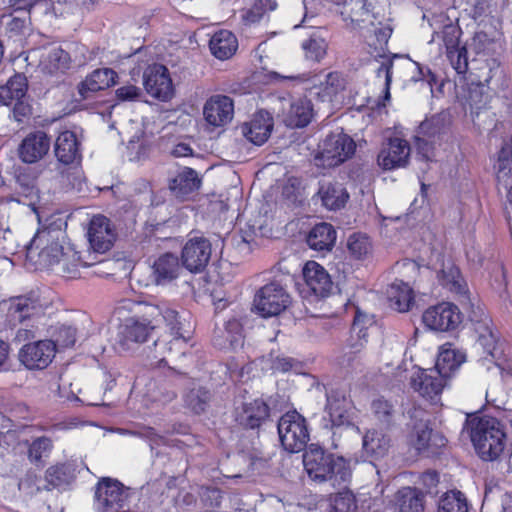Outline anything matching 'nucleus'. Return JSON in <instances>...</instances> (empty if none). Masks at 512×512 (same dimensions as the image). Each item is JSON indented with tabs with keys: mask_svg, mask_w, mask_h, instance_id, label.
I'll return each instance as SVG.
<instances>
[{
	"mask_svg": "<svg viewBox=\"0 0 512 512\" xmlns=\"http://www.w3.org/2000/svg\"><path fill=\"white\" fill-rule=\"evenodd\" d=\"M379 67L376 69V75L378 78L384 77L385 84V99L390 98V85L392 82V68H393V59L397 57L394 55L393 57L387 55H379Z\"/></svg>",
	"mask_w": 512,
	"mask_h": 512,
	"instance_id": "51",
	"label": "nucleus"
},
{
	"mask_svg": "<svg viewBox=\"0 0 512 512\" xmlns=\"http://www.w3.org/2000/svg\"><path fill=\"white\" fill-rule=\"evenodd\" d=\"M273 129V118L268 112L260 111L254 115L250 122L242 126L243 135L253 144H264Z\"/></svg>",
	"mask_w": 512,
	"mask_h": 512,
	"instance_id": "24",
	"label": "nucleus"
},
{
	"mask_svg": "<svg viewBox=\"0 0 512 512\" xmlns=\"http://www.w3.org/2000/svg\"><path fill=\"white\" fill-rule=\"evenodd\" d=\"M447 57L458 74H465L468 70L467 50L464 46L447 52Z\"/></svg>",
	"mask_w": 512,
	"mask_h": 512,
	"instance_id": "55",
	"label": "nucleus"
},
{
	"mask_svg": "<svg viewBox=\"0 0 512 512\" xmlns=\"http://www.w3.org/2000/svg\"><path fill=\"white\" fill-rule=\"evenodd\" d=\"M460 35H461V30L458 27L450 24V25L444 26V28L441 32L435 33L432 38V41L435 40V36L437 38H441L444 43V46L446 48V53H447V52H450V51L460 47L459 46Z\"/></svg>",
	"mask_w": 512,
	"mask_h": 512,
	"instance_id": "49",
	"label": "nucleus"
},
{
	"mask_svg": "<svg viewBox=\"0 0 512 512\" xmlns=\"http://www.w3.org/2000/svg\"><path fill=\"white\" fill-rule=\"evenodd\" d=\"M88 240L95 252L105 253L116 239V233L110 220L103 215L93 216L88 228Z\"/></svg>",
	"mask_w": 512,
	"mask_h": 512,
	"instance_id": "16",
	"label": "nucleus"
},
{
	"mask_svg": "<svg viewBox=\"0 0 512 512\" xmlns=\"http://www.w3.org/2000/svg\"><path fill=\"white\" fill-rule=\"evenodd\" d=\"M444 130L443 118L439 115L424 120L418 130V134L429 139H436Z\"/></svg>",
	"mask_w": 512,
	"mask_h": 512,
	"instance_id": "50",
	"label": "nucleus"
},
{
	"mask_svg": "<svg viewBox=\"0 0 512 512\" xmlns=\"http://www.w3.org/2000/svg\"><path fill=\"white\" fill-rule=\"evenodd\" d=\"M127 499L121 482L110 477L101 478L94 490V509L96 512H109L123 508Z\"/></svg>",
	"mask_w": 512,
	"mask_h": 512,
	"instance_id": "6",
	"label": "nucleus"
},
{
	"mask_svg": "<svg viewBox=\"0 0 512 512\" xmlns=\"http://www.w3.org/2000/svg\"><path fill=\"white\" fill-rule=\"evenodd\" d=\"M153 329L154 326L146 320L133 317L126 319L119 328L115 342L116 348L122 352L132 350L135 345L145 342Z\"/></svg>",
	"mask_w": 512,
	"mask_h": 512,
	"instance_id": "13",
	"label": "nucleus"
},
{
	"mask_svg": "<svg viewBox=\"0 0 512 512\" xmlns=\"http://www.w3.org/2000/svg\"><path fill=\"white\" fill-rule=\"evenodd\" d=\"M447 378L440 374L438 370L417 369L410 377V385L412 389L421 397L432 403H438Z\"/></svg>",
	"mask_w": 512,
	"mask_h": 512,
	"instance_id": "10",
	"label": "nucleus"
},
{
	"mask_svg": "<svg viewBox=\"0 0 512 512\" xmlns=\"http://www.w3.org/2000/svg\"><path fill=\"white\" fill-rule=\"evenodd\" d=\"M347 247L353 257L363 259L371 252L372 246L366 235L355 233L348 238Z\"/></svg>",
	"mask_w": 512,
	"mask_h": 512,
	"instance_id": "48",
	"label": "nucleus"
},
{
	"mask_svg": "<svg viewBox=\"0 0 512 512\" xmlns=\"http://www.w3.org/2000/svg\"><path fill=\"white\" fill-rule=\"evenodd\" d=\"M336 241V231L329 223L315 225L308 234L307 244L316 251H330Z\"/></svg>",
	"mask_w": 512,
	"mask_h": 512,
	"instance_id": "32",
	"label": "nucleus"
},
{
	"mask_svg": "<svg viewBox=\"0 0 512 512\" xmlns=\"http://www.w3.org/2000/svg\"><path fill=\"white\" fill-rule=\"evenodd\" d=\"M303 277L309 289L316 296L325 297L332 289L327 271L315 261H308L303 268Z\"/></svg>",
	"mask_w": 512,
	"mask_h": 512,
	"instance_id": "25",
	"label": "nucleus"
},
{
	"mask_svg": "<svg viewBox=\"0 0 512 512\" xmlns=\"http://www.w3.org/2000/svg\"><path fill=\"white\" fill-rule=\"evenodd\" d=\"M399 512H424V494L411 487L402 488L397 493Z\"/></svg>",
	"mask_w": 512,
	"mask_h": 512,
	"instance_id": "37",
	"label": "nucleus"
},
{
	"mask_svg": "<svg viewBox=\"0 0 512 512\" xmlns=\"http://www.w3.org/2000/svg\"><path fill=\"white\" fill-rule=\"evenodd\" d=\"M348 6H350L349 15L352 21L360 22L364 21V16L368 14L366 0H350Z\"/></svg>",
	"mask_w": 512,
	"mask_h": 512,
	"instance_id": "63",
	"label": "nucleus"
},
{
	"mask_svg": "<svg viewBox=\"0 0 512 512\" xmlns=\"http://www.w3.org/2000/svg\"><path fill=\"white\" fill-rule=\"evenodd\" d=\"M49 62L55 69H66L69 64V55L61 48H53L48 55Z\"/></svg>",
	"mask_w": 512,
	"mask_h": 512,
	"instance_id": "61",
	"label": "nucleus"
},
{
	"mask_svg": "<svg viewBox=\"0 0 512 512\" xmlns=\"http://www.w3.org/2000/svg\"><path fill=\"white\" fill-rule=\"evenodd\" d=\"M28 80L22 73H15L5 84L0 85V104L9 106L26 96Z\"/></svg>",
	"mask_w": 512,
	"mask_h": 512,
	"instance_id": "31",
	"label": "nucleus"
},
{
	"mask_svg": "<svg viewBox=\"0 0 512 512\" xmlns=\"http://www.w3.org/2000/svg\"><path fill=\"white\" fill-rule=\"evenodd\" d=\"M356 509L355 497L350 491L338 493L332 501L333 512H355Z\"/></svg>",
	"mask_w": 512,
	"mask_h": 512,
	"instance_id": "53",
	"label": "nucleus"
},
{
	"mask_svg": "<svg viewBox=\"0 0 512 512\" xmlns=\"http://www.w3.org/2000/svg\"><path fill=\"white\" fill-rule=\"evenodd\" d=\"M409 441L419 454L425 456L437 454L447 442L442 434L434 432L428 422L422 418L413 423Z\"/></svg>",
	"mask_w": 512,
	"mask_h": 512,
	"instance_id": "11",
	"label": "nucleus"
},
{
	"mask_svg": "<svg viewBox=\"0 0 512 512\" xmlns=\"http://www.w3.org/2000/svg\"><path fill=\"white\" fill-rule=\"evenodd\" d=\"M354 140L343 132L329 134L323 141L320 151L315 157L316 165L322 167H336L355 153Z\"/></svg>",
	"mask_w": 512,
	"mask_h": 512,
	"instance_id": "5",
	"label": "nucleus"
},
{
	"mask_svg": "<svg viewBox=\"0 0 512 512\" xmlns=\"http://www.w3.org/2000/svg\"><path fill=\"white\" fill-rule=\"evenodd\" d=\"M372 409L378 420L384 423H389L390 417L393 413V406L385 399H376L372 403Z\"/></svg>",
	"mask_w": 512,
	"mask_h": 512,
	"instance_id": "59",
	"label": "nucleus"
},
{
	"mask_svg": "<svg viewBox=\"0 0 512 512\" xmlns=\"http://www.w3.org/2000/svg\"><path fill=\"white\" fill-rule=\"evenodd\" d=\"M201 179L197 172L189 167L178 171L176 176L170 180L169 188L178 198H186L199 190Z\"/></svg>",
	"mask_w": 512,
	"mask_h": 512,
	"instance_id": "28",
	"label": "nucleus"
},
{
	"mask_svg": "<svg viewBox=\"0 0 512 512\" xmlns=\"http://www.w3.org/2000/svg\"><path fill=\"white\" fill-rule=\"evenodd\" d=\"M57 342L62 347H71L76 342V329L71 326H62L57 332Z\"/></svg>",
	"mask_w": 512,
	"mask_h": 512,
	"instance_id": "62",
	"label": "nucleus"
},
{
	"mask_svg": "<svg viewBox=\"0 0 512 512\" xmlns=\"http://www.w3.org/2000/svg\"><path fill=\"white\" fill-rule=\"evenodd\" d=\"M435 139H429L419 134L415 137L416 157L417 159L427 163L434 160V146Z\"/></svg>",
	"mask_w": 512,
	"mask_h": 512,
	"instance_id": "52",
	"label": "nucleus"
},
{
	"mask_svg": "<svg viewBox=\"0 0 512 512\" xmlns=\"http://www.w3.org/2000/svg\"><path fill=\"white\" fill-rule=\"evenodd\" d=\"M318 195L323 206L330 210H338L344 207L349 194L342 184L333 181H321Z\"/></svg>",
	"mask_w": 512,
	"mask_h": 512,
	"instance_id": "30",
	"label": "nucleus"
},
{
	"mask_svg": "<svg viewBox=\"0 0 512 512\" xmlns=\"http://www.w3.org/2000/svg\"><path fill=\"white\" fill-rule=\"evenodd\" d=\"M438 512H468L465 495L458 490L446 492L439 500Z\"/></svg>",
	"mask_w": 512,
	"mask_h": 512,
	"instance_id": "44",
	"label": "nucleus"
},
{
	"mask_svg": "<svg viewBox=\"0 0 512 512\" xmlns=\"http://www.w3.org/2000/svg\"><path fill=\"white\" fill-rule=\"evenodd\" d=\"M422 322L433 331H450L461 323V312L453 303L442 302L427 308L423 312Z\"/></svg>",
	"mask_w": 512,
	"mask_h": 512,
	"instance_id": "9",
	"label": "nucleus"
},
{
	"mask_svg": "<svg viewBox=\"0 0 512 512\" xmlns=\"http://www.w3.org/2000/svg\"><path fill=\"white\" fill-rule=\"evenodd\" d=\"M64 248L50 231H40L27 246V259L37 267L55 269L59 266Z\"/></svg>",
	"mask_w": 512,
	"mask_h": 512,
	"instance_id": "3",
	"label": "nucleus"
},
{
	"mask_svg": "<svg viewBox=\"0 0 512 512\" xmlns=\"http://www.w3.org/2000/svg\"><path fill=\"white\" fill-rule=\"evenodd\" d=\"M203 114L205 120L210 125L216 127L223 126L233 118V101L230 97L225 95L211 96L204 105Z\"/></svg>",
	"mask_w": 512,
	"mask_h": 512,
	"instance_id": "20",
	"label": "nucleus"
},
{
	"mask_svg": "<svg viewBox=\"0 0 512 512\" xmlns=\"http://www.w3.org/2000/svg\"><path fill=\"white\" fill-rule=\"evenodd\" d=\"M40 320L31 321L30 330L17 329L14 340L17 343L33 342L40 335Z\"/></svg>",
	"mask_w": 512,
	"mask_h": 512,
	"instance_id": "60",
	"label": "nucleus"
},
{
	"mask_svg": "<svg viewBox=\"0 0 512 512\" xmlns=\"http://www.w3.org/2000/svg\"><path fill=\"white\" fill-rule=\"evenodd\" d=\"M211 53L220 60L230 58L238 48L235 35L228 30L216 32L209 42Z\"/></svg>",
	"mask_w": 512,
	"mask_h": 512,
	"instance_id": "34",
	"label": "nucleus"
},
{
	"mask_svg": "<svg viewBox=\"0 0 512 512\" xmlns=\"http://www.w3.org/2000/svg\"><path fill=\"white\" fill-rule=\"evenodd\" d=\"M313 116V106L310 100L303 98L294 101L289 111L290 125L295 127L307 126Z\"/></svg>",
	"mask_w": 512,
	"mask_h": 512,
	"instance_id": "40",
	"label": "nucleus"
},
{
	"mask_svg": "<svg viewBox=\"0 0 512 512\" xmlns=\"http://www.w3.org/2000/svg\"><path fill=\"white\" fill-rule=\"evenodd\" d=\"M56 352L54 341L37 340L24 344L18 352V358L20 363L29 370H43L52 363Z\"/></svg>",
	"mask_w": 512,
	"mask_h": 512,
	"instance_id": "8",
	"label": "nucleus"
},
{
	"mask_svg": "<svg viewBox=\"0 0 512 512\" xmlns=\"http://www.w3.org/2000/svg\"><path fill=\"white\" fill-rule=\"evenodd\" d=\"M290 303V297L277 282H271L261 287L255 297L254 306L263 317L279 315Z\"/></svg>",
	"mask_w": 512,
	"mask_h": 512,
	"instance_id": "7",
	"label": "nucleus"
},
{
	"mask_svg": "<svg viewBox=\"0 0 512 512\" xmlns=\"http://www.w3.org/2000/svg\"><path fill=\"white\" fill-rule=\"evenodd\" d=\"M140 88L134 86V85H125L122 87H119L116 90L117 98L122 101H131L138 98L140 95Z\"/></svg>",
	"mask_w": 512,
	"mask_h": 512,
	"instance_id": "64",
	"label": "nucleus"
},
{
	"mask_svg": "<svg viewBox=\"0 0 512 512\" xmlns=\"http://www.w3.org/2000/svg\"><path fill=\"white\" fill-rule=\"evenodd\" d=\"M116 77L117 74L112 69H96L79 84V94L82 98L87 99L91 93L106 89L115 84Z\"/></svg>",
	"mask_w": 512,
	"mask_h": 512,
	"instance_id": "27",
	"label": "nucleus"
},
{
	"mask_svg": "<svg viewBox=\"0 0 512 512\" xmlns=\"http://www.w3.org/2000/svg\"><path fill=\"white\" fill-rule=\"evenodd\" d=\"M270 408L262 399L242 403L236 410V421L244 428L257 429L269 418Z\"/></svg>",
	"mask_w": 512,
	"mask_h": 512,
	"instance_id": "21",
	"label": "nucleus"
},
{
	"mask_svg": "<svg viewBox=\"0 0 512 512\" xmlns=\"http://www.w3.org/2000/svg\"><path fill=\"white\" fill-rule=\"evenodd\" d=\"M13 104L14 107L12 109V117L15 121L21 123L26 119H29L32 114V106L26 96L22 99L14 101Z\"/></svg>",
	"mask_w": 512,
	"mask_h": 512,
	"instance_id": "58",
	"label": "nucleus"
},
{
	"mask_svg": "<svg viewBox=\"0 0 512 512\" xmlns=\"http://www.w3.org/2000/svg\"><path fill=\"white\" fill-rule=\"evenodd\" d=\"M211 243L203 237L189 239L182 248V265L190 272H201L211 258Z\"/></svg>",
	"mask_w": 512,
	"mask_h": 512,
	"instance_id": "14",
	"label": "nucleus"
},
{
	"mask_svg": "<svg viewBox=\"0 0 512 512\" xmlns=\"http://www.w3.org/2000/svg\"><path fill=\"white\" fill-rule=\"evenodd\" d=\"M53 448V442L46 436L35 438L28 444V460L37 467L44 466V458L48 457Z\"/></svg>",
	"mask_w": 512,
	"mask_h": 512,
	"instance_id": "42",
	"label": "nucleus"
},
{
	"mask_svg": "<svg viewBox=\"0 0 512 512\" xmlns=\"http://www.w3.org/2000/svg\"><path fill=\"white\" fill-rule=\"evenodd\" d=\"M183 267L177 255L167 252L154 261L152 277L157 285H166L180 276Z\"/></svg>",
	"mask_w": 512,
	"mask_h": 512,
	"instance_id": "22",
	"label": "nucleus"
},
{
	"mask_svg": "<svg viewBox=\"0 0 512 512\" xmlns=\"http://www.w3.org/2000/svg\"><path fill=\"white\" fill-rule=\"evenodd\" d=\"M495 167L497 169V178L499 180L502 177L507 176L512 171V148L510 146L505 145L502 147Z\"/></svg>",
	"mask_w": 512,
	"mask_h": 512,
	"instance_id": "56",
	"label": "nucleus"
},
{
	"mask_svg": "<svg viewBox=\"0 0 512 512\" xmlns=\"http://www.w3.org/2000/svg\"><path fill=\"white\" fill-rule=\"evenodd\" d=\"M243 339V324L240 319L232 317L225 322L223 329L215 333L213 343L219 349L235 350L242 346Z\"/></svg>",
	"mask_w": 512,
	"mask_h": 512,
	"instance_id": "26",
	"label": "nucleus"
},
{
	"mask_svg": "<svg viewBox=\"0 0 512 512\" xmlns=\"http://www.w3.org/2000/svg\"><path fill=\"white\" fill-rule=\"evenodd\" d=\"M326 95L332 96L344 89L345 81L339 72H329L324 81H320Z\"/></svg>",
	"mask_w": 512,
	"mask_h": 512,
	"instance_id": "54",
	"label": "nucleus"
},
{
	"mask_svg": "<svg viewBox=\"0 0 512 512\" xmlns=\"http://www.w3.org/2000/svg\"><path fill=\"white\" fill-rule=\"evenodd\" d=\"M365 320L366 316L359 312L356 313L350 337L344 349L343 361L350 363L365 349L368 342V332L367 327L365 326ZM367 322L370 323L371 320L367 319Z\"/></svg>",
	"mask_w": 512,
	"mask_h": 512,
	"instance_id": "23",
	"label": "nucleus"
},
{
	"mask_svg": "<svg viewBox=\"0 0 512 512\" xmlns=\"http://www.w3.org/2000/svg\"><path fill=\"white\" fill-rule=\"evenodd\" d=\"M303 464L311 480L328 482L333 488H347L352 478L350 461L325 451L317 444L308 446L303 454Z\"/></svg>",
	"mask_w": 512,
	"mask_h": 512,
	"instance_id": "1",
	"label": "nucleus"
},
{
	"mask_svg": "<svg viewBox=\"0 0 512 512\" xmlns=\"http://www.w3.org/2000/svg\"><path fill=\"white\" fill-rule=\"evenodd\" d=\"M390 439L376 430H369L363 436V451L370 457H383L389 450Z\"/></svg>",
	"mask_w": 512,
	"mask_h": 512,
	"instance_id": "36",
	"label": "nucleus"
},
{
	"mask_svg": "<svg viewBox=\"0 0 512 512\" xmlns=\"http://www.w3.org/2000/svg\"><path fill=\"white\" fill-rule=\"evenodd\" d=\"M466 430L479 457L484 461L496 460L504 451L506 433L503 424L491 416H471L465 421Z\"/></svg>",
	"mask_w": 512,
	"mask_h": 512,
	"instance_id": "2",
	"label": "nucleus"
},
{
	"mask_svg": "<svg viewBox=\"0 0 512 512\" xmlns=\"http://www.w3.org/2000/svg\"><path fill=\"white\" fill-rule=\"evenodd\" d=\"M410 156V146L404 139L395 137L382 147L378 154V164L384 170H393L406 166Z\"/></svg>",
	"mask_w": 512,
	"mask_h": 512,
	"instance_id": "19",
	"label": "nucleus"
},
{
	"mask_svg": "<svg viewBox=\"0 0 512 512\" xmlns=\"http://www.w3.org/2000/svg\"><path fill=\"white\" fill-rule=\"evenodd\" d=\"M143 312L145 316L153 319L161 317L176 341L185 339L184 333L182 332L184 322L179 312L171 303L159 300L156 303L145 304Z\"/></svg>",
	"mask_w": 512,
	"mask_h": 512,
	"instance_id": "17",
	"label": "nucleus"
},
{
	"mask_svg": "<svg viewBox=\"0 0 512 512\" xmlns=\"http://www.w3.org/2000/svg\"><path fill=\"white\" fill-rule=\"evenodd\" d=\"M80 143L74 132L65 130L61 132L55 141V156L65 165L72 164L79 156Z\"/></svg>",
	"mask_w": 512,
	"mask_h": 512,
	"instance_id": "29",
	"label": "nucleus"
},
{
	"mask_svg": "<svg viewBox=\"0 0 512 512\" xmlns=\"http://www.w3.org/2000/svg\"><path fill=\"white\" fill-rule=\"evenodd\" d=\"M144 87L149 95L168 101L172 98L174 89L168 69L163 65H153L144 72Z\"/></svg>",
	"mask_w": 512,
	"mask_h": 512,
	"instance_id": "15",
	"label": "nucleus"
},
{
	"mask_svg": "<svg viewBox=\"0 0 512 512\" xmlns=\"http://www.w3.org/2000/svg\"><path fill=\"white\" fill-rule=\"evenodd\" d=\"M475 330L478 333L477 341L479 345H481L489 355L494 357L497 339L489 325V320L485 319L479 322Z\"/></svg>",
	"mask_w": 512,
	"mask_h": 512,
	"instance_id": "47",
	"label": "nucleus"
},
{
	"mask_svg": "<svg viewBox=\"0 0 512 512\" xmlns=\"http://www.w3.org/2000/svg\"><path fill=\"white\" fill-rule=\"evenodd\" d=\"M51 147L50 137L43 131L29 133L18 147V155L22 162L34 164L42 160Z\"/></svg>",
	"mask_w": 512,
	"mask_h": 512,
	"instance_id": "18",
	"label": "nucleus"
},
{
	"mask_svg": "<svg viewBox=\"0 0 512 512\" xmlns=\"http://www.w3.org/2000/svg\"><path fill=\"white\" fill-rule=\"evenodd\" d=\"M283 448L291 453L302 451L309 441L306 419L297 411L285 413L277 425Z\"/></svg>",
	"mask_w": 512,
	"mask_h": 512,
	"instance_id": "4",
	"label": "nucleus"
},
{
	"mask_svg": "<svg viewBox=\"0 0 512 512\" xmlns=\"http://www.w3.org/2000/svg\"><path fill=\"white\" fill-rule=\"evenodd\" d=\"M347 401L344 397L339 398L333 394L327 395V411L333 426H352L347 414Z\"/></svg>",
	"mask_w": 512,
	"mask_h": 512,
	"instance_id": "39",
	"label": "nucleus"
},
{
	"mask_svg": "<svg viewBox=\"0 0 512 512\" xmlns=\"http://www.w3.org/2000/svg\"><path fill=\"white\" fill-rule=\"evenodd\" d=\"M210 400V391L196 383H192L191 388L184 394L185 406L195 414L204 412Z\"/></svg>",
	"mask_w": 512,
	"mask_h": 512,
	"instance_id": "38",
	"label": "nucleus"
},
{
	"mask_svg": "<svg viewBox=\"0 0 512 512\" xmlns=\"http://www.w3.org/2000/svg\"><path fill=\"white\" fill-rule=\"evenodd\" d=\"M80 266L86 267L88 264L81 261L80 255L76 251L67 248L63 252L61 262L55 269V273L64 277L75 278L79 274Z\"/></svg>",
	"mask_w": 512,
	"mask_h": 512,
	"instance_id": "43",
	"label": "nucleus"
},
{
	"mask_svg": "<svg viewBox=\"0 0 512 512\" xmlns=\"http://www.w3.org/2000/svg\"><path fill=\"white\" fill-rule=\"evenodd\" d=\"M69 469L66 465H56L47 469L46 478L53 486H60L68 482Z\"/></svg>",
	"mask_w": 512,
	"mask_h": 512,
	"instance_id": "57",
	"label": "nucleus"
},
{
	"mask_svg": "<svg viewBox=\"0 0 512 512\" xmlns=\"http://www.w3.org/2000/svg\"><path fill=\"white\" fill-rule=\"evenodd\" d=\"M437 279L444 288L453 293L462 294L465 292V282L458 267L451 261L442 264V268L437 274Z\"/></svg>",
	"mask_w": 512,
	"mask_h": 512,
	"instance_id": "35",
	"label": "nucleus"
},
{
	"mask_svg": "<svg viewBox=\"0 0 512 512\" xmlns=\"http://www.w3.org/2000/svg\"><path fill=\"white\" fill-rule=\"evenodd\" d=\"M390 306L399 312H407L413 304V290L402 280H395L387 289Z\"/></svg>",
	"mask_w": 512,
	"mask_h": 512,
	"instance_id": "33",
	"label": "nucleus"
},
{
	"mask_svg": "<svg viewBox=\"0 0 512 512\" xmlns=\"http://www.w3.org/2000/svg\"><path fill=\"white\" fill-rule=\"evenodd\" d=\"M463 361L464 357L462 354L454 349L445 348L439 353L433 369L438 370L441 375L448 378L452 372L458 369Z\"/></svg>",
	"mask_w": 512,
	"mask_h": 512,
	"instance_id": "41",
	"label": "nucleus"
},
{
	"mask_svg": "<svg viewBox=\"0 0 512 512\" xmlns=\"http://www.w3.org/2000/svg\"><path fill=\"white\" fill-rule=\"evenodd\" d=\"M16 191L19 195L31 202L38 199V188L36 186V176L29 171L23 170L16 175Z\"/></svg>",
	"mask_w": 512,
	"mask_h": 512,
	"instance_id": "46",
	"label": "nucleus"
},
{
	"mask_svg": "<svg viewBox=\"0 0 512 512\" xmlns=\"http://www.w3.org/2000/svg\"><path fill=\"white\" fill-rule=\"evenodd\" d=\"M44 304L37 292L32 291L25 295L10 299L8 317L14 324L16 322L39 321L44 314Z\"/></svg>",
	"mask_w": 512,
	"mask_h": 512,
	"instance_id": "12",
	"label": "nucleus"
},
{
	"mask_svg": "<svg viewBox=\"0 0 512 512\" xmlns=\"http://www.w3.org/2000/svg\"><path fill=\"white\" fill-rule=\"evenodd\" d=\"M305 57L314 62H320L326 55L327 43L321 36L313 33L301 44Z\"/></svg>",
	"mask_w": 512,
	"mask_h": 512,
	"instance_id": "45",
	"label": "nucleus"
}]
</instances>
